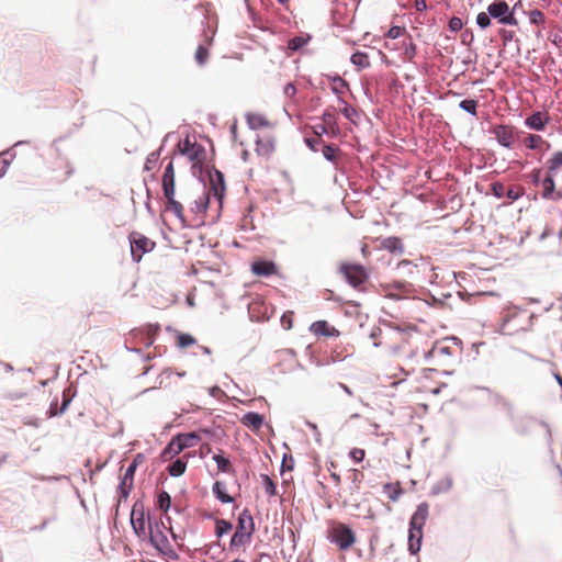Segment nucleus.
Instances as JSON below:
<instances>
[{"mask_svg": "<svg viewBox=\"0 0 562 562\" xmlns=\"http://www.w3.org/2000/svg\"><path fill=\"white\" fill-rule=\"evenodd\" d=\"M225 193L224 176L220 171H215L210 176V189L203 188L202 190L193 193V200L190 203V212L192 214L190 222L196 225L203 224L205 214L209 207L211 194L222 203Z\"/></svg>", "mask_w": 562, "mask_h": 562, "instance_id": "obj_1", "label": "nucleus"}, {"mask_svg": "<svg viewBox=\"0 0 562 562\" xmlns=\"http://www.w3.org/2000/svg\"><path fill=\"white\" fill-rule=\"evenodd\" d=\"M369 337L374 347L381 348L389 353H398L408 344L411 333L398 327L384 325L383 327L374 326Z\"/></svg>", "mask_w": 562, "mask_h": 562, "instance_id": "obj_2", "label": "nucleus"}, {"mask_svg": "<svg viewBox=\"0 0 562 562\" xmlns=\"http://www.w3.org/2000/svg\"><path fill=\"white\" fill-rule=\"evenodd\" d=\"M536 315L528 310L509 306L502 313L501 330L504 335H518L533 328Z\"/></svg>", "mask_w": 562, "mask_h": 562, "instance_id": "obj_3", "label": "nucleus"}, {"mask_svg": "<svg viewBox=\"0 0 562 562\" xmlns=\"http://www.w3.org/2000/svg\"><path fill=\"white\" fill-rule=\"evenodd\" d=\"M541 186L544 199H562V151L554 153L549 159L548 173Z\"/></svg>", "mask_w": 562, "mask_h": 562, "instance_id": "obj_4", "label": "nucleus"}, {"mask_svg": "<svg viewBox=\"0 0 562 562\" xmlns=\"http://www.w3.org/2000/svg\"><path fill=\"white\" fill-rule=\"evenodd\" d=\"M175 168L172 161H170L164 171L161 186L164 195L168 202V210H171L175 215L183 223L187 224L183 205L175 199Z\"/></svg>", "mask_w": 562, "mask_h": 562, "instance_id": "obj_5", "label": "nucleus"}, {"mask_svg": "<svg viewBox=\"0 0 562 562\" xmlns=\"http://www.w3.org/2000/svg\"><path fill=\"white\" fill-rule=\"evenodd\" d=\"M327 539L340 551L349 550L357 541L355 531L344 522L331 521L327 529Z\"/></svg>", "mask_w": 562, "mask_h": 562, "instance_id": "obj_6", "label": "nucleus"}, {"mask_svg": "<svg viewBox=\"0 0 562 562\" xmlns=\"http://www.w3.org/2000/svg\"><path fill=\"white\" fill-rule=\"evenodd\" d=\"M149 531L147 536L149 537L150 543L162 554L169 558H176L177 553L172 549L167 536L164 532L166 528L165 522L162 520L155 521L154 524L148 525Z\"/></svg>", "mask_w": 562, "mask_h": 562, "instance_id": "obj_7", "label": "nucleus"}, {"mask_svg": "<svg viewBox=\"0 0 562 562\" xmlns=\"http://www.w3.org/2000/svg\"><path fill=\"white\" fill-rule=\"evenodd\" d=\"M199 440V436L194 432L181 434L175 437L162 451V458H171L179 454L187 448L193 447Z\"/></svg>", "mask_w": 562, "mask_h": 562, "instance_id": "obj_8", "label": "nucleus"}, {"mask_svg": "<svg viewBox=\"0 0 562 562\" xmlns=\"http://www.w3.org/2000/svg\"><path fill=\"white\" fill-rule=\"evenodd\" d=\"M131 244V254L133 259L138 262L146 252L151 251L155 248V241L147 238L138 232H132L128 236Z\"/></svg>", "mask_w": 562, "mask_h": 562, "instance_id": "obj_9", "label": "nucleus"}, {"mask_svg": "<svg viewBox=\"0 0 562 562\" xmlns=\"http://www.w3.org/2000/svg\"><path fill=\"white\" fill-rule=\"evenodd\" d=\"M339 272L353 288H359L368 280V272L361 265L344 262L339 267Z\"/></svg>", "mask_w": 562, "mask_h": 562, "instance_id": "obj_10", "label": "nucleus"}, {"mask_svg": "<svg viewBox=\"0 0 562 562\" xmlns=\"http://www.w3.org/2000/svg\"><path fill=\"white\" fill-rule=\"evenodd\" d=\"M487 12L494 19H498L501 23L508 25H517L513 12H509L508 4L503 0H497L487 7Z\"/></svg>", "mask_w": 562, "mask_h": 562, "instance_id": "obj_11", "label": "nucleus"}, {"mask_svg": "<svg viewBox=\"0 0 562 562\" xmlns=\"http://www.w3.org/2000/svg\"><path fill=\"white\" fill-rule=\"evenodd\" d=\"M493 134L502 146L510 147L520 139L522 132L517 131L514 126L497 125L493 128Z\"/></svg>", "mask_w": 562, "mask_h": 562, "instance_id": "obj_12", "label": "nucleus"}, {"mask_svg": "<svg viewBox=\"0 0 562 562\" xmlns=\"http://www.w3.org/2000/svg\"><path fill=\"white\" fill-rule=\"evenodd\" d=\"M131 524H132V527H133L135 533L138 537L147 536V533L149 531L148 525L151 522L147 521L143 506L138 507L137 504H135L133 506V509L131 513Z\"/></svg>", "mask_w": 562, "mask_h": 562, "instance_id": "obj_13", "label": "nucleus"}, {"mask_svg": "<svg viewBox=\"0 0 562 562\" xmlns=\"http://www.w3.org/2000/svg\"><path fill=\"white\" fill-rule=\"evenodd\" d=\"M179 150L182 155H186L191 161H200L203 156V148L195 142H191L189 138H186L183 142H180Z\"/></svg>", "mask_w": 562, "mask_h": 562, "instance_id": "obj_14", "label": "nucleus"}, {"mask_svg": "<svg viewBox=\"0 0 562 562\" xmlns=\"http://www.w3.org/2000/svg\"><path fill=\"white\" fill-rule=\"evenodd\" d=\"M251 272L258 277H270L278 273V267L273 261L259 259L251 263Z\"/></svg>", "mask_w": 562, "mask_h": 562, "instance_id": "obj_15", "label": "nucleus"}, {"mask_svg": "<svg viewBox=\"0 0 562 562\" xmlns=\"http://www.w3.org/2000/svg\"><path fill=\"white\" fill-rule=\"evenodd\" d=\"M276 150V140L271 135H261L256 142V151L259 156L270 157Z\"/></svg>", "mask_w": 562, "mask_h": 562, "instance_id": "obj_16", "label": "nucleus"}, {"mask_svg": "<svg viewBox=\"0 0 562 562\" xmlns=\"http://www.w3.org/2000/svg\"><path fill=\"white\" fill-rule=\"evenodd\" d=\"M429 516V505L427 503H420L409 520L411 527L424 528Z\"/></svg>", "mask_w": 562, "mask_h": 562, "instance_id": "obj_17", "label": "nucleus"}, {"mask_svg": "<svg viewBox=\"0 0 562 562\" xmlns=\"http://www.w3.org/2000/svg\"><path fill=\"white\" fill-rule=\"evenodd\" d=\"M310 329L315 336L337 337L340 334L338 329L329 325L326 321L314 322Z\"/></svg>", "mask_w": 562, "mask_h": 562, "instance_id": "obj_18", "label": "nucleus"}, {"mask_svg": "<svg viewBox=\"0 0 562 562\" xmlns=\"http://www.w3.org/2000/svg\"><path fill=\"white\" fill-rule=\"evenodd\" d=\"M74 393H71V389L68 387L63 393V403L60 407L58 408L57 402H53L49 406V409L47 411V417L52 418L59 414H63L69 406L71 400H72Z\"/></svg>", "mask_w": 562, "mask_h": 562, "instance_id": "obj_19", "label": "nucleus"}, {"mask_svg": "<svg viewBox=\"0 0 562 562\" xmlns=\"http://www.w3.org/2000/svg\"><path fill=\"white\" fill-rule=\"evenodd\" d=\"M423 541V529L411 527L408 530V550L412 554L419 552Z\"/></svg>", "mask_w": 562, "mask_h": 562, "instance_id": "obj_20", "label": "nucleus"}, {"mask_svg": "<svg viewBox=\"0 0 562 562\" xmlns=\"http://www.w3.org/2000/svg\"><path fill=\"white\" fill-rule=\"evenodd\" d=\"M236 531L247 532L248 536L255 531L254 519L247 509L239 515Z\"/></svg>", "mask_w": 562, "mask_h": 562, "instance_id": "obj_21", "label": "nucleus"}, {"mask_svg": "<svg viewBox=\"0 0 562 562\" xmlns=\"http://www.w3.org/2000/svg\"><path fill=\"white\" fill-rule=\"evenodd\" d=\"M240 422L244 426L257 431L263 424V417L258 413L249 412L241 417Z\"/></svg>", "mask_w": 562, "mask_h": 562, "instance_id": "obj_22", "label": "nucleus"}, {"mask_svg": "<svg viewBox=\"0 0 562 562\" xmlns=\"http://www.w3.org/2000/svg\"><path fill=\"white\" fill-rule=\"evenodd\" d=\"M549 119L541 112H536L526 119V125L536 131H542L548 123Z\"/></svg>", "mask_w": 562, "mask_h": 562, "instance_id": "obj_23", "label": "nucleus"}, {"mask_svg": "<svg viewBox=\"0 0 562 562\" xmlns=\"http://www.w3.org/2000/svg\"><path fill=\"white\" fill-rule=\"evenodd\" d=\"M246 122L251 130L268 127L270 125L268 119L263 114L255 112L246 114Z\"/></svg>", "mask_w": 562, "mask_h": 562, "instance_id": "obj_24", "label": "nucleus"}, {"mask_svg": "<svg viewBox=\"0 0 562 562\" xmlns=\"http://www.w3.org/2000/svg\"><path fill=\"white\" fill-rule=\"evenodd\" d=\"M381 248L389 250L392 254H403L404 246L398 237H387L381 243Z\"/></svg>", "mask_w": 562, "mask_h": 562, "instance_id": "obj_25", "label": "nucleus"}, {"mask_svg": "<svg viewBox=\"0 0 562 562\" xmlns=\"http://www.w3.org/2000/svg\"><path fill=\"white\" fill-rule=\"evenodd\" d=\"M527 148L536 149L540 148L546 142L540 135L536 134H526L522 132L519 139Z\"/></svg>", "mask_w": 562, "mask_h": 562, "instance_id": "obj_26", "label": "nucleus"}, {"mask_svg": "<svg viewBox=\"0 0 562 562\" xmlns=\"http://www.w3.org/2000/svg\"><path fill=\"white\" fill-rule=\"evenodd\" d=\"M383 488H384V493L393 502H396L403 494V488H402L400 482L387 483L384 485Z\"/></svg>", "mask_w": 562, "mask_h": 562, "instance_id": "obj_27", "label": "nucleus"}, {"mask_svg": "<svg viewBox=\"0 0 562 562\" xmlns=\"http://www.w3.org/2000/svg\"><path fill=\"white\" fill-rule=\"evenodd\" d=\"M213 460L216 462L217 471L223 473H233L234 468L232 462L223 454L216 453L213 456Z\"/></svg>", "mask_w": 562, "mask_h": 562, "instance_id": "obj_28", "label": "nucleus"}, {"mask_svg": "<svg viewBox=\"0 0 562 562\" xmlns=\"http://www.w3.org/2000/svg\"><path fill=\"white\" fill-rule=\"evenodd\" d=\"M311 40L312 36L310 34L294 36L288 42V48L292 52H296L306 45Z\"/></svg>", "mask_w": 562, "mask_h": 562, "instance_id": "obj_29", "label": "nucleus"}, {"mask_svg": "<svg viewBox=\"0 0 562 562\" xmlns=\"http://www.w3.org/2000/svg\"><path fill=\"white\" fill-rule=\"evenodd\" d=\"M351 63L359 67V68H368L370 67V60H369V56L368 54L366 53H362V52H356L351 58H350Z\"/></svg>", "mask_w": 562, "mask_h": 562, "instance_id": "obj_30", "label": "nucleus"}, {"mask_svg": "<svg viewBox=\"0 0 562 562\" xmlns=\"http://www.w3.org/2000/svg\"><path fill=\"white\" fill-rule=\"evenodd\" d=\"M187 463L181 459H177L168 467V472L171 476H180L184 473Z\"/></svg>", "mask_w": 562, "mask_h": 562, "instance_id": "obj_31", "label": "nucleus"}, {"mask_svg": "<svg viewBox=\"0 0 562 562\" xmlns=\"http://www.w3.org/2000/svg\"><path fill=\"white\" fill-rule=\"evenodd\" d=\"M331 90L335 94L341 95L345 93V90L348 88V83L346 80L340 78L339 76H336L331 79Z\"/></svg>", "mask_w": 562, "mask_h": 562, "instance_id": "obj_32", "label": "nucleus"}, {"mask_svg": "<svg viewBox=\"0 0 562 562\" xmlns=\"http://www.w3.org/2000/svg\"><path fill=\"white\" fill-rule=\"evenodd\" d=\"M171 506V497L168 492L161 491L157 496V507L165 513L170 508Z\"/></svg>", "mask_w": 562, "mask_h": 562, "instance_id": "obj_33", "label": "nucleus"}, {"mask_svg": "<svg viewBox=\"0 0 562 562\" xmlns=\"http://www.w3.org/2000/svg\"><path fill=\"white\" fill-rule=\"evenodd\" d=\"M339 148L335 145H325L323 147V155L324 157L329 160V161H333L335 162L339 156Z\"/></svg>", "mask_w": 562, "mask_h": 562, "instance_id": "obj_34", "label": "nucleus"}, {"mask_svg": "<svg viewBox=\"0 0 562 562\" xmlns=\"http://www.w3.org/2000/svg\"><path fill=\"white\" fill-rule=\"evenodd\" d=\"M260 477L262 480L266 493L270 496L277 495V485L273 480L267 474H261Z\"/></svg>", "mask_w": 562, "mask_h": 562, "instance_id": "obj_35", "label": "nucleus"}, {"mask_svg": "<svg viewBox=\"0 0 562 562\" xmlns=\"http://www.w3.org/2000/svg\"><path fill=\"white\" fill-rule=\"evenodd\" d=\"M195 342H196L195 338L189 334L181 333L177 336V346L179 348H187V347L194 345Z\"/></svg>", "mask_w": 562, "mask_h": 562, "instance_id": "obj_36", "label": "nucleus"}, {"mask_svg": "<svg viewBox=\"0 0 562 562\" xmlns=\"http://www.w3.org/2000/svg\"><path fill=\"white\" fill-rule=\"evenodd\" d=\"M251 536H248L247 532L243 533L241 531H235L232 539L231 546H241L250 541Z\"/></svg>", "mask_w": 562, "mask_h": 562, "instance_id": "obj_37", "label": "nucleus"}, {"mask_svg": "<svg viewBox=\"0 0 562 562\" xmlns=\"http://www.w3.org/2000/svg\"><path fill=\"white\" fill-rule=\"evenodd\" d=\"M213 491L221 502H223V503H232L233 502V498L222 491V484L220 482H216L213 485Z\"/></svg>", "mask_w": 562, "mask_h": 562, "instance_id": "obj_38", "label": "nucleus"}, {"mask_svg": "<svg viewBox=\"0 0 562 562\" xmlns=\"http://www.w3.org/2000/svg\"><path fill=\"white\" fill-rule=\"evenodd\" d=\"M209 58V49L203 46V45H200L198 48H196V52H195V60L199 65H204L205 61L207 60Z\"/></svg>", "mask_w": 562, "mask_h": 562, "instance_id": "obj_39", "label": "nucleus"}, {"mask_svg": "<svg viewBox=\"0 0 562 562\" xmlns=\"http://www.w3.org/2000/svg\"><path fill=\"white\" fill-rule=\"evenodd\" d=\"M529 20L535 25H542L544 23V14L540 10H531L529 12Z\"/></svg>", "mask_w": 562, "mask_h": 562, "instance_id": "obj_40", "label": "nucleus"}, {"mask_svg": "<svg viewBox=\"0 0 562 562\" xmlns=\"http://www.w3.org/2000/svg\"><path fill=\"white\" fill-rule=\"evenodd\" d=\"M446 353L449 355V347L443 346L441 344H435L434 347L428 352V356L435 358Z\"/></svg>", "mask_w": 562, "mask_h": 562, "instance_id": "obj_41", "label": "nucleus"}, {"mask_svg": "<svg viewBox=\"0 0 562 562\" xmlns=\"http://www.w3.org/2000/svg\"><path fill=\"white\" fill-rule=\"evenodd\" d=\"M460 108L463 109L464 111L473 114V115H476V108H477V101L475 100H463L460 102Z\"/></svg>", "mask_w": 562, "mask_h": 562, "instance_id": "obj_42", "label": "nucleus"}, {"mask_svg": "<svg viewBox=\"0 0 562 562\" xmlns=\"http://www.w3.org/2000/svg\"><path fill=\"white\" fill-rule=\"evenodd\" d=\"M136 467L135 464H130L125 471V474H124V484H127L128 482V487L132 488L133 487V480H134V474H135V471H136Z\"/></svg>", "mask_w": 562, "mask_h": 562, "instance_id": "obj_43", "label": "nucleus"}, {"mask_svg": "<svg viewBox=\"0 0 562 562\" xmlns=\"http://www.w3.org/2000/svg\"><path fill=\"white\" fill-rule=\"evenodd\" d=\"M158 159H159V153L157 151H153L150 153L148 156H147V159H146V162H145V169L146 170H153L157 162H158Z\"/></svg>", "mask_w": 562, "mask_h": 562, "instance_id": "obj_44", "label": "nucleus"}, {"mask_svg": "<svg viewBox=\"0 0 562 562\" xmlns=\"http://www.w3.org/2000/svg\"><path fill=\"white\" fill-rule=\"evenodd\" d=\"M231 529H232L231 522L223 520V519L216 521V535L218 537L228 532Z\"/></svg>", "mask_w": 562, "mask_h": 562, "instance_id": "obj_45", "label": "nucleus"}, {"mask_svg": "<svg viewBox=\"0 0 562 562\" xmlns=\"http://www.w3.org/2000/svg\"><path fill=\"white\" fill-rule=\"evenodd\" d=\"M158 330H159V326L158 325H156V326L148 325L147 326V328H146L147 337H146V340L144 342L146 346L153 345L154 337H155V335H157Z\"/></svg>", "mask_w": 562, "mask_h": 562, "instance_id": "obj_46", "label": "nucleus"}, {"mask_svg": "<svg viewBox=\"0 0 562 562\" xmlns=\"http://www.w3.org/2000/svg\"><path fill=\"white\" fill-rule=\"evenodd\" d=\"M476 23L480 27L485 29L491 25V18L488 12H481L476 16Z\"/></svg>", "mask_w": 562, "mask_h": 562, "instance_id": "obj_47", "label": "nucleus"}, {"mask_svg": "<svg viewBox=\"0 0 562 562\" xmlns=\"http://www.w3.org/2000/svg\"><path fill=\"white\" fill-rule=\"evenodd\" d=\"M491 190L495 196L502 198L505 195L506 187L501 182H494L491 184Z\"/></svg>", "mask_w": 562, "mask_h": 562, "instance_id": "obj_48", "label": "nucleus"}, {"mask_svg": "<svg viewBox=\"0 0 562 562\" xmlns=\"http://www.w3.org/2000/svg\"><path fill=\"white\" fill-rule=\"evenodd\" d=\"M349 457L355 461V462H361L364 457H366V451L363 449H360V448H353L350 452H349Z\"/></svg>", "mask_w": 562, "mask_h": 562, "instance_id": "obj_49", "label": "nucleus"}, {"mask_svg": "<svg viewBox=\"0 0 562 562\" xmlns=\"http://www.w3.org/2000/svg\"><path fill=\"white\" fill-rule=\"evenodd\" d=\"M339 101L341 103H344V108L341 110L342 114L349 119V120H352L353 115L357 114V111L355 110V108H352L351 105L347 104L341 98H339Z\"/></svg>", "mask_w": 562, "mask_h": 562, "instance_id": "obj_50", "label": "nucleus"}, {"mask_svg": "<svg viewBox=\"0 0 562 562\" xmlns=\"http://www.w3.org/2000/svg\"><path fill=\"white\" fill-rule=\"evenodd\" d=\"M463 23L462 20L458 16H453L449 21V29L453 32H458L462 29Z\"/></svg>", "mask_w": 562, "mask_h": 562, "instance_id": "obj_51", "label": "nucleus"}, {"mask_svg": "<svg viewBox=\"0 0 562 562\" xmlns=\"http://www.w3.org/2000/svg\"><path fill=\"white\" fill-rule=\"evenodd\" d=\"M323 122L325 125L333 126L336 123L335 114L330 111H325L323 114Z\"/></svg>", "mask_w": 562, "mask_h": 562, "instance_id": "obj_52", "label": "nucleus"}, {"mask_svg": "<svg viewBox=\"0 0 562 562\" xmlns=\"http://www.w3.org/2000/svg\"><path fill=\"white\" fill-rule=\"evenodd\" d=\"M404 31L405 30L403 27H401V26H392L389 30L386 36L390 37V38H397V37H400L404 33Z\"/></svg>", "mask_w": 562, "mask_h": 562, "instance_id": "obj_53", "label": "nucleus"}, {"mask_svg": "<svg viewBox=\"0 0 562 562\" xmlns=\"http://www.w3.org/2000/svg\"><path fill=\"white\" fill-rule=\"evenodd\" d=\"M522 194L521 190H516L514 188H509V189H506V192H505V195L512 200V201H515L517 200L518 198H520Z\"/></svg>", "mask_w": 562, "mask_h": 562, "instance_id": "obj_54", "label": "nucleus"}, {"mask_svg": "<svg viewBox=\"0 0 562 562\" xmlns=\"http://www.w3.org/2000/svg\"><path fill=\"white\" fill-rule=\"evenodd\" d=\"M283 92L288 98H293L296 93V87L290 82L284 87Z\"/></svg>", "mask_w": 562, "mask_h": 562, "instance_id": "obj_55", "label": "nucleus"}, {"mask_svg": "<svg viewBox=\"0 0 562 562\" xmlns=\"http://www.w3.org/2000/svg\"><path fill=\"white\" fill-rule=\"evenodd\" d=\"M415 54H416V46L412 42H409V44L405 48L406 58L408 60H412L413 57L415 56Z\"/></svg>", "mask_w": 562, "mask_h": 562, "instance_id": "obj_56", "label": "nucleus"}, {"mask_svg": "<svg viewBox=\"0 0 562 562\" xmlns=\"http://www.w3.org/2000/svg\"><path fill=\"white\" fill-rule=\"evenodd\" d=\"M146 461V457L143 453H137L131 464H135L137 468L138 465L143 464Z\"/></svg>", "mask_w": 562, "mask_h": 562, "instance_id": "obj_57", "label": "nucleus"}, {"mask_svg": "<svg viewBox=\"0 0 562 562\" xmlns=\"http://www.w3.org/2000/svg\"><path fill=\"white\" fill-rule=\"evenodd\" d=\"M389 288H394L395 290L400 291L401 293H406L407 292V284H405V283H394L392 285H387L385 288V290L389 289Z\"/></svg>", "mask_w": 562, "mask_h": 562, "instance_id": "obj_58", "label": "nucleus"}, {"mask_svg": "<svg viewBox=\"0 0 562 562\" xmlns=\"http://www.w3.org/2000/svg\"><path fill=\"white\" fill-rule=\"evenodd\" d=\"M120 490H121V495L126 498L128 496V493H130V491L132 488L128 487V483L124 484V480H122V483L120 485Z\"/></svg>", "mask_w": 562, "mask_h": 562, "instance_id": "obj_59", "label": "nucleus"}, {"mask_svg": "<svg viewBox=\"0 0 562 562\" xmlns=\"http://www.w3.org/2000/svg\"><path fill=\"white\" fill-rule=\"evenodd\" d=\"M415 7L418 11H424L426 9V1L425 0H416Z\"/></svg>", "mask_w": 562, "mask_h": 562, "instance_id": "obj_60", "label": "nucleus"}, {"mask_svg": "<svg viewBox=\"0 0 562 562\" xmlns=\"http://www.w3.org/2000/svg\"><path fill=\"white\" fill-rule=\"evenodd\" d=\"M60 162L65 165L66 170H65L63 179H66L71 175L72 170L70 169L68 162L64 161L63 159H60Z\"/></svg>", "mask_w": 562, "mask_h": 562, "instance_id": "obj_61", "label": "nucleus"}, {"mask_svg": "<svg viewBox=\"0 0 562 562\" xmlns=\"http://www.w3.org/2000/svg\"><path fill=\"white\" fill-rule=\"evenodd\" d=\"M319 140H321V138H319V137H318L317 139H310V138H308V139H306V143H307V145H308L313 150H316V148H315V146H314V145H315L316 143H318Z\"/></svg>", "mask_w": 562, "mask_h": 562, "instance_id": "obj_62", "label": "nucleus"}, {"mask_svg": "<svg viewBox=\"0 0 562 562\" xmlns=\"http://www.w3.org/2000/svg\"><path fill=\"white\" fill-rule=\"evenodd\" d=\"M361 252L364 257H368L370 255V251H369V248H368V245L364 244L361 248Z\"/></svg>", "mask_w": 562, "mask_h": 562, "instance_id": "obj_63", "label": "nucleus"}, {"mask_svg": "<svg viewBox=\"0 0 562 562\" xmlns=\"http://www.w3.org/2000/svg\"><path fill=\"white\" fill-rule=\"evenodd\" d=\"M204 452L209 453L211 452V447L210 446H203L202 449H201V454L203 456Z\"/></svg>", "mask_w": 562, "mask_h": 562, "instance_id": "obj_64", "label": "nucleus"}]
</instances>
